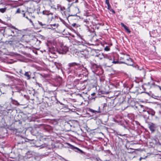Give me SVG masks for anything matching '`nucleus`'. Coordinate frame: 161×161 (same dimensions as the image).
Wrapping results in <instances>:
<instances>
[{
    "label": "nucleus",
    "instance_id": "f257e3e1",
    "mask_svg": "<svg viewBox=\"0 0 161 161\" xmlns=\"http://www.w3.org/2000/svg\"><path fill=\"white\" fill-rule=\"evenodd\" d=\"M68 65L69 67L68 68L69 71L72 73H74L75 76L78 75L79 76L81 75L80 73L83 70L82 65L75 62L69 63Z\"/></svg>",
    "mask_w": 161,
    "mask_h": 161
},
{
    "label": "nucleus",
    "instance_id": "f03ea898",
    "mask_svg": "<svg viewBox=\"0 0 161 161\" xmlns=\"http://www.w3.org/2000/svg\"><path fill=\"white\" fill-rule=\"evenodd\" d=\"M11 28L14 29V30L9 29L8 30L9 32H11L10 34L8 35V36H18L19 35V34H20L21 32V31L20 30H19L14 26H12Z\"/></svg>",
    "mask_w": 161,
    "mask_h": 161
},
{
    "label": "nucleus",
    "instance_id": "7ed1b4c3",
    "mask_svg": "<svg viewBox=\"0 0 161 161\" xmlns=\"http://www.w3.org/2000/svg\"><path fill=\"white\" fill-rule=\"evenodd\" d=\"M148 126L152 133L154 132L157 127L156 124L151 122H147Z\"/></svg>",
    "mask_w": 161,
    "mask_h": 161
},
{
    "label": "nucleus",
    "instance_id": "20e7f679",
    "mask_svg": "<svg viewBox=\"0 0 161 161\" xmlns=\"http://www.w3.org/2000/svg\"><path fill=\"white\" fill-rule=\"evenodd\" d=\"M42 14H43L47 16L49 20L51 21L53 18V13L50 11L47 10L43 11L42 12Z\"/></svg>",
    "mask_w": 161,
    "mask_h": 161
},
{
    "label": "nucleus",
    "instance_id": "39448f33",
    "mask_svg": "<svg viewBox=\"0 0 161 161\" xmlns=\"http://www.w3.org/2000/svg\"><path fill=\"white\" fill-rule=\"evenodd\" d=\"M68 47L65 46L61 47L58 51L59 53L60 54H65L68 51Z\"/></svg>",
    "mask_w": 161,
    "mask_h": 161
},
{
    "label": "nucleus",
    "instance_id": "423d86ee",
    "mask_svg": "<svg viewBox=\"0 0 161 161\" xmlns=\"http://www.w3.org/2000/svg\"><path fill=\"white\" fill-rule=\"evenodd\" d=\"M122 63H124L130 66H132L134 64V63L132 60L131 58L130 57H128V58L126 59L125 62H122Z\"/></svg>",
    "mask_w": 161,
    "mask_h": 161
},
{
    "label": "nucleus",
    "instance_id": "0eeeda50",
    "mask_svg": "<svg viewBox=\"0 0 161 161\" xmlns=\"http://www.w3.org/2000/svg\"><path fill=\"white\" fill-rule=\"evenodd\" d=\"M136 107L140 113H142L143 112L145 111L144 106L142 105H138V106H136Z\"/></svg>",
    "mask_w": 161,
    "mask_h": 161
},
{
    "label": "nucleus",
    "instance_id": "6e6552de",
    "mask_svg": "<svg viewBox=\"0 0 161 161\" xmlns=\"http://www.w3.org/2000/svg\"><path fill=\"white\" fill-rule=\"evenodd\" d=\"M89 19H85L83 20L84 25L87 27L88 28L89 25Z\"/></svg>",
    "mask_w": 161,
    "mask_h": 161
},
{
    "label": "nucleus",
    "instance_id": "1a4fd4ad",
    "mask_svg": "<svg viewBox=\"0 0 161 161\" xmlns=\"http://www.w3.org/2000/svg\"><path fill=\"white\" fill-rule=\"evenodd\" d=\"M89 111L91 112L95 113V114H96V113H100L101 112L100 110V107H98V109L97 110H95L90 108L89 109Z\"/></svg>",
    "mask_w": 161,
    "mask_h": 161
},
{
    "label": "nucleus",
    "instance_id": "9d476101",
    "mask_svg": "<svg viewBox=\"0 0 161 161\" xmlns=\"http://www.w3.org/2000/svg\"><path fill=\"white\" fill-rule=\"evenodd\" d=\"M30 73V72H25L24 74V75L27 77V80H30L31 79Z\"/></svg>",
    "mask_w": 161,
    "mask_h": 161
},
{
    "label": "nucleus",
    "instance_id": "9b49d317",
    "mask_svg": "<svg viewBox=\"0 0 161 161\" xmlns=\"http://www.w3.org/2000/svg\"><path fill=\"white\" fill-rule=\"evenodd\" d=\"M73 11L74 13L76 14H78L80 12V11H79V8L77 7H75L73 8Z\"/></svg>",
    "mask_w": 161,
    "mask_h": 161
},
{
    "label": "nucleus",
    "instance_id": "f8f14e48",
    "mask_svg": "<svg viewBox=\"0 0 161 161\" xmlns=\"http://www.w3.org/2000/svg\"><path fill=\"white\" fill-rule=\"evenodd\" d=\"M147 112L149 114H151L153 116L155 114V112L153 110H151L150 111H147Z\"/></svg>",
    "mask_w": 161,
    "mask_h": 161
},
{
    "label": "nucleus",
    "instance_id": "ddd939ff",
    "mask_svg": "<svg viewBox=\"0 0 161 161\" xmlns=\"http://www.w3.org/2000/svg\"><path fill=\"white\" fill-rule=\"evenodd\" d=\"M110 61H112V63L113 64H120L122 63L121 62H119L118 61H115L114 60H112L111 59L109 60Z\"/></svg>",
    "mask_w": 161,
    "mask_h": 161
},
{
    "label": "nucleus",
    "instance_id": "4468645a",
    "mask_svg": "<svg viewBox=\"0 0 161 161\" xmlns=\"http://www.w3.org/2000/svg\"><path fill=\"white\" fill-rule=\"evenodd\" d=\"M6 10L7 8L6 7L0 8V12H1L2 13H3L6 11Z\"/></svg>",
    "mask_w": 161,
    "mask_h": 161
},
{
    "label": "nucleus",
    "instance_id": "2eb2a0df",
    "mask_svg": "<svg viewBox=\"0 0 161 161\" xmlns=\"http://www.w3.org/2000/svg\"><path fill=\"white\" fill-rule=\"evenodd\" d=\"M58 25V24H56L51 25L52 28L53 29H55L56 28H57Z\"/></svg>",
    "mask_w": 161,
    "mask_h": 161
},
{
    "label": "nucleus",
    "instance_id": "dca6fc26",
    "mask_svg": "<svg viewBox=\"0 0 161 161\" xmlns=\"http://www.w3.org/2000/svg\"><path fill=\"white\" fill-rule=\"evenodd\" d=\"M55 8L56 10H59V9L61 8V6L59 4H58Z\"/></svg>",
    "mask_w": 161,
    "mask_h": 161
},
{
    "label": "nucleus",
    "instance_id": "f3484780",
    "mask_svg": "<svg viewBox=\"0 0 161 161\" xmlns=\"http://www.w3.org/2000/svg\"><path fill=\"white\" fill-rule=\"evenodd\" d=\"M16 46L18 47H20L21 48L23 47V45L21 44L20 43H18L17 42H16Z\"/></svg>",
    "mask_w": 161,
    "mask_h": 161
},
{
    "label": "nucleus",
    "instance_id": "a211bd4d",
    "mask_svg": "<svg viewBox=\"0 0 161 161\" xmlns=\"http://www.w3.org/2000/svg\"><path fill=\"white\" fill-rule=\"evenodd\" d=\"M38 23L41 26H44L46 25L45 24L43 23L42 22L40 21H38Z\"/></svg>",
    "mask_w": 161,
    "mask_h": 161
},
{
    "label": "nucleus",
    "instance_id": "6ab92c4d",
    "mask_svg": "<svg viewBox=\"0 0 161 161\" xmlns=\"http://www.w3.org/2000/svg\"><path fill=\"white\" fill-rule=\"evenodd\" d=\"M124 28H125V29L127 31V32H128L129 33H130V30L128 28V27L125 26L124 27Z\"/></svg>",
    "mask_w": 161,
    "mask_h": 161
},
{
    "label": "nucleus",
    "instance_id": "aec40b11",
    "mask_svg": "<svg viewBox=\"0 0 161 161\" xmlns=\"http://www.w3.org/2000/svg\"><path fill=\"white\" fill-rule=\"evenodd\" d=\"M109 49L110 48L108 46H106L104 48V50L106 51H108Z\"/></svg>",
    "mask_w": 161,
    "mask_h": 161
},
{
    "label": "nucleus",
    "instance_id": "412c9836",
    "mask_svg": "<svg viewBox=\"0 0 161 161\" xmlns=\"http://www.w3.org/2000/svg\"><path fill=\"white\" fill-rule=\"evenodd\" d=\"M59 19L60 20V21L61 22H62L63 23V24H65V21L63 19H62L60 18H59Z\"/></svg>",
    "mask_w": 161,
    "mask_h": 161
},
{
    "label": "nucleus",
    "instance_id": "4be33fe9",
    "mask_svg": "<svg viewBox=\"0 0 161 161\" xmlns=\"http://www.w3.org/2000/svg\"><path fill=\"white\" fill-rule=\"evenodd\" d=\"M107 7H108L107 8L108 10H111V9H112L111 7L110 4L108 5H107Z\"/></svg>",
    "mask_w": 161,
    "mask_h": 161
},
{
    "label": "nucleus",
    "instance_id": "5701e85b",
    "mask_svg": "<svg viewBox=\"0 0 161 161\" xmlns=\"http://www.w3.org/2000/svg\"><path fill=\"white\" fill-rule=\"evenodd\" d=\"M147 156H145L143 157H141L139 158V161H141L142 159H145L146 158H147Z\"/></svg>",
    "mask_w": 161,
    "mask_h": 161
},
{
    "label": "nucleus",
    "instance_id": "b1692460",
    "mask_svg": "<svg viewBox=\"0 0 161 161\" xmlns=\"http://www.w3.org/2000/svg\"><path fill=\"white\" fill-rule=\"evenodd\" d=\"M65 8L64 7H62L61 6V8L59 9V10L60 11H63L65 10Z\"/></svg>",
    "mask_w": 161,
    "mask_h": 161
},
{
    "label": "nucleus",
    "instance_id": "393cba45",
    "mask_svg": "<svg viewBox=\"0 0 161 161\" xmlns=\"http://www.w3.org/2000/svg\"><path fill=\"white\" fill-rule=\"evenodd\" d=\"M63 15H64V16L65 17V18L67 19V17L69 16L66 15L65 14V12L64 11V13L62 14Z\"/></svg>",
    "mask_w": 161,
    "mask_h": 161
},
{
    "label": "nucleus",
    "instance_id": "a878e982",
    "mask_svg": "<svg viewBox=\"0 0 161 161\" xmlns=\"http://www.w3.org/2000/svg\"><path fill=\"white\" fill-rule=\"evenodd\" d=\"M105 3L107 4V5H108L109 4V0H105Z\"/></svg>",
    "mask_w": 161,
    "mask_h": 161
},
{
    "label": "nucleus",
    "instance_id": "bb28decb",
    "mask_svg": "<svg viewBox=\"0 0 161 161\" xmlns=\"http://www.w3.org/2000/svg\"><path fill=\"white\" fill-rule=\"evenodd\" d=\"M46 146H47V145H46V144H44V145H41L40 147H41V148H42L44 147H46Z\"/></svg>",
    "mask_w": 161,
    "mask_h": 161
},
{
    "label": "nucleus",
    "instance_id": "cd10ccee",
    "mask_svg": "<svg viewBox=\"0 0 161 161\" xmlns=\"http://www.w3.org/2000/svg\"><path fill=\"white\" fill-rule=\"evenodd\" d=\"M36 85H38L39 87H41L42 85L41 84H40L38 82H36Z\"/></svg>",
    "mask_w": 161,
    "mask_h": 161
},
{
    "label": "nucleus",
    "instance_id": "c85d7f7f",
    "mask_svg": "<svg viewBox=\"0 0 161 161\" xmlns=\"http://www.w3.org/2000/svg\"><path fill=\"white\" fill-rule=\"evenodd\" d=\"M111 12H112L114 14L115 13V12L114 11L113 9H111V10H110Z\"/></svg>",
    "mask_w": 161,
    "mask_h": 161
},
{
    "label": "nucleus",
    "instance_id": "c756f323",
    "mask_svg": "<svg viewBox=\"0 0 161 161\" xmlns=\"http://www.w3.org/2000/svg\"><path fill=\"white\" fill-rule=\"evenodd\" d=\"M20 13V10L19 8H18L17 9L16 13Z\"/></svg>",
    "mask_w": 161,
    "mask_h": 161
},
{
    "label": "nucleus",
    "instance_id": "7c9ffc66",
    "mask_svg": "<svg viewBox=\"0 0 161 161\" xmlns=\"http://www.w3.org/2000/svg\"><path fill=\"white\" fill-rule=\"evenodd\" d=\"M75 149H77V150H79V151L81 153H83V151H82V150H80V149H79V148H77V147H75Z\"/></svg>",
    "mask_w": 161,
    "mask_h": 161
},
{
    "label": "nucleus",
    "instance_id": "2f4dec72",
    "mask_svg": "<svg viewBox=\"0 0 161 161\" xmlns=\"http://www.w3.org/2000/svg\"><path fill=\"white\" fill-rule=\"evenodd\" d=\"M19 72L21 74H23V72H22V70L21 69H20L19 70Z\"/></svg>",
    "mask_w": 161,
    "mask_h": 161
},
{
    "label": "nucleus",
    "instance_id": "473e14b6",
    "mask_svg": "<svg viewBox=\"0 0 161 161\" xmlns=\"http://www.w3.org/2000/svg\"><path fill=\"white\" fill-rule=\"evenodd\" d=\"M121 26L123 27H124L126 25H125L123 23H121Z\"/></svg>",
    "mask_w": 161,
    "mask_h": 161
},
{
    "label": "nucleus",
    "instance_id": "72a5a7b5",
    "mask_svg": "<svg viewBox=\"0 0 161 161\" xmlns=\"http://www.w3.org/2000/svg\"><path fill=\"white\" fill-rule=\"evenodd\" d=\"M29 20L30 22L32 23V25H33V23L32 21L31 20V19H29Z\"/></svg>",
    "mask_w": 161,
    "mask_h": 161
},
{
    "label": "nucleus",
    "instance_id": "f704fd0d",
    "mask_svg": "<svg viewBox=\"0 0 161 161\" xmlns=\"http://www.w3.org/2000/svg\"><path fill=\"white\" fill-rule=\"evenodd\" d=\"M76 25V23H74L72 24V26L74 27H75V26Z\"/></svg>",
    "mask_w": 161,
    "mask_h": 161
},
{
    "label": "nucleus",
    "instance_id": "c9c22d12",
    "mask_svg": "<svg viewBox=\"0 0 161 161\" xmlns=\"http://www.w3.org/2000/svg\"><path fill=\"white\" fill-rule=\"evenodd\" d=\"M25 13L24 14H23V16H24V17H25Z\"/></svg>",
    "mask_w": 161,
    "mask_h": 161
},
{
    "label": "nucleus",
    "instance_id": "e433bc0d",
    "mask_svg": "<svg viewBox=\"0 0 161 161\" xmlns=\"http://www.w3.org/2000/svg\"><path fill=\"white\" fill-rule=\"evenodd\" d=\"M25 17L26 18H27V19H29L28 18V17H27V16H25Z\"/></svg>",
    "mask_w": 161,
    "mask_h": 161
},
{
    "label": "nucleus",
    "instance_id": "4c0bfd02",
    "mask_svg": "<svg viewBox=\"0 0 161 161\" xmlns=\"http://www.w3.org/2000/svg\"><path fill=\"white\" fill-rule=\"evenodd\" d=\"M25 17L26 18H27V19H29L28 18V17H27V16H25Z\"/></svg>",
    "mask_w": 161,
    "mask_h": 161
},
{
    "label": "nucleus",
    "instance_id": "58836bf2",
    "mask_svg": "<svg viewBox=\"0 0 161 161\" xmlns=\"http://www.w3.org/2000/svg\"><path fill=\"white\" fill-rule=\"evenodd\" d=\"M78 2V0H76L75 1V3H77Z\"/></svg>",
    "mask_w": 161,
    "mask_h": 161
},
{
    "label": "nucleus",
    "instance_id": "ea45409f",
    "mask_svg": "<svg viewBox=\"0 0 161 161\" xmlns=\"http://www.w3.org/2000/svg\"><path fill=\"white\" fill-rule=\"evenodd\" d=\"M94 94H95V93H93L92 94V95H93Z\"/></svg>",
    "mask_w": 161,
    "mask_h": 161
},
{
    "label": "nucleus",
    "instance_id": "a19ab883",
    "mask_svg": "<svg viewBox=\"0 0 161 161\" xmlns=\"http://www.w3.org/2000/svg\"><path fill=\"white\" fill-rule=\"evenodd\" d=\"M119 135L120 136H122V135L121 134H119Z\"/></svg>",
    "mask_w": 161,
    "mask_h": 161
},
{
    "label": "nucleus",
    "instance_id": "79ce46f5",
    "mask_svg": "<svg viewBox=\"0 0 161 161\" xmlns=\"http://www.w3.org/2000/svg\"><path fill=\"white\" fill-rule=\"evenodd\" d=\"M75 122H76V123H77V124H78V122L77 121H75Z\"/></svg>",
    "mask_w": 161,
    "mask_h": 161
},
{
    "label": "nucleus",
    "instance_id": "37998d69",
    "mask_svg": "<svg viewBox=\"0 0 161 161\" xmlns=\"http://www.w3.org/2000/svg\"><path fill=\"white\" fill-rule=\"evenodd\" d=\"M32 17H33L34 18H35V16H32Z\"/></svg>",
    "mask_w": 161,
    "mask_h": 161
},
{
    "label": "nucleus",
    "instance_id": "c03bdc74",
    "mask_svg": "<svg viewBox=\"0 0 161 161\" xmlns=\"http://www.w3.org/2000/svg\"><path fill=\"white\" fill-rule=\"evenodd\" d=\"M2 4V3H0V5L1 4Z\"/></svg>",
    "mask_w": 161,
    "mask_h": 161
}]
</instances>
